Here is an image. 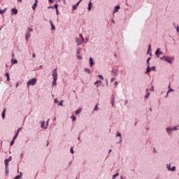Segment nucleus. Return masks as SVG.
<instances>
[{
  "label": "nucleus",
  "mask_w": 179,
  "mask_h": 179,
  "mask_svg": "<svg viewBox=\"0 0 179 179\" xmlns=\"http://www.w3.org/2000/svg\"><path fill=\"white\" fill-rule=\"evenodd\" d=\"M36 83H37V79L32 78L27 82V87H29V86H34V85H36Z\"/></svg>",
  "instance_id": "nucleus-1"
},
{
  "label": "nucleus",
  "mask_w": 179,
  "mask_h": 179,
  "mask_svg": "<svg viewBox=\"0 0 179 179\" xmlns=\"http://www.w3.org/2000/svg\"><path fill=\"white\" fill-rule=\"evenodd\" d=\"M33 31V29L31 28H28L25 34V39L26 41H29V38H30V32Z\"/></svg>",
  "instance_id": "nucleus-2"
},
{
  "label": "nucleus",
  "mask_w": 179,
  "mask_h": 179,
  "mask_svg": "<svg viewBox=\"0 0 179 179\" xmlns=\"http://www.w3.org/2000/svg\"><path fill=\"white\" fill-rule=\"evenodd\" d=\"M52 76L53 77V79H58V72H57V69H55L52 71Z\"/></svg>",
  "instance_id": "nucleus-3"
},
{
  "label": "nucleus",
  "mask_w": 179,
  "mask_h": 179,
  "mask_svg": "<svg viewBox=\"0 0 179 179\" xmlns=\"http://www.w3.org/2000/svg\"><path fill=\"white\" fill-rule=\"evenodd\" d=\"M161 59H164V61H166V62H169V64H171V60L169 59V57L164 56L161 57Z\"/></svg>",
  "instance_id": "nucleus-4"
},
{
  "label": "nucleus",
  "mask_w": 179,
  "mask_h": 179,
  "mask_svg": "<svg viewBox=\"0 0 179 179\" xmlns=\"http://www.w3.org/2000/svg\"><path fill=\"white\" fill-rule=\"evenodd\" d=\"M155 55L158 57H159V55H163V53L162 51H160V48H158L156 52H155Z\"/></svg>",
  "instance_id": "nucleus-5"
},
{
  "label": "nucleus",
  "mask_w": 179,
  "mask_h": 179,
  "mask_svg": "<svg viewBox=\"0 0 179 179\" xmlns=\"http://www.w3.org/2000/svg\"><path fill=\"white\" fill-rule=\"evenodd\" d=\"M82 2V0H80L76 5L73 6V10H76L78 9V6H79V3Z\"/></svg>",
  "instance_id": "nucleus-6"
},
{
  "label": "nucleus",
  "mask_w": 179,
  "mask_h": 179,
  "mask_svg": "<svg viewBox=\"0 0 179 179\" xmlns=\"http://www.w3.org/2000/svg\"><path fill=\"white\" fill-rule=\"evenodd\" d=\"M10 162V159H6L4 162L5 166H6V170H8V166H9V162Z\"/></svg>",
  "instance_id": "nucleus-7"
},
{
  "label": "nucleus",
  "mask_w": 179,
  "mask_h": 179,
  "mask_svg": "<svg viewBox=\"0 0 179 179\" xmlns=\"http://www.w3.org/2000/svg\"><path fill=\"white\" fill-rule=\"evenodd\" d=\"M37 3H38V1L35 0V3H34V4L33 6H32L33 10H36V8H37Z\"/></svg>",
  "instance_id": "nucleus-8"
},
{
  "label": "nucleus",
  "mask_w": 179,
  "mask_h": 179,
  "mask_svg": "<svg viewBox=\"0 0 179 179\" xmlns=\"http://www.w3.org/2000/svg\"><path fill=\"white\" fill-rule=\"evenodd\" d=\"M11 12L13 15H17V9L16 8H12Z\"/></svg>",
  "instance_id": "nucleus-9"
},
{
  "label": "nucleus",
  "mask_w": 179,
  "mask_h": 179,
  "mask_svg": "<svg viewBox=\"0 0 179 179\" xmlns=\"http://www.w3.org/2000/svg\"><path fill=\"white\" fill-rule=\"evenodd\" d=\"M76 41L78 45H80V44H82V41L79 38H76Z\"/></svg>",
  "instance_id": "nucleus-10"
},
{
  "label": "nucleus",
  "mask_w": 179,
  "mask_h": 179,
  "mask_svg": "<svg viewBox=\"0 0 179 179\" xmlns=\"http://www.w3.org/2000/svg\"><path fill=\"white\" fill-rule=\"evenodd\" d=\"M94 65V62H93V59L92 57L90 58V66L92 67Z\"/></svg>",
  "instance_id": "nucleus-11"
},
{
  "label": "nucleus",
  "mask_w": 179,
  "mask_h": 179,
  "mask_svg": "<svg viewBox=\"0 0 179 179\" xmlns=\"http://www.w3.org/2000/svg\"><path fill=\"white\" fill-rule=\"evenodd\" d=\"M57 78H53L52 86H55V85H57Z\"/></svg>",
  "instance_id": "nucleus-12"
},
{
  "label": "nucleus",
  "mask_w": 179,
  "mask_h": 179,
  "mask_svg": "<svg viewBox=\"0 0 179 179\" xmlns=\"http://www.w3.org/2000/svg\"><path fill=\"white\" fill-rule=\"evenodd\" d=\"M5 113H6V108L3 109L1 117L3 120L5 118Z\"/></svg>",
  "instance_id": "nucleus-13"
},
{
  "label": "nucleus",
  "mask_w": 179,
  "mask_h": 179,
  "mask_svg": "<svg viewBox=\"0 0 179 179\" xmlns=\"http://www.w3.org/2000/svg\"><path fill=\"white\" fill-rule=\"evenodd\" d=\"M118 10H120V6H115V11L113 12V13H115V12H118Z\"/></svg>",
  "instance_id": "nucleus-14"
},
{
  "label": "nucleus",
  "mask_w": 179,
  "mask_h": 179,
  "mask_svg": "<svg viewBox=\"0 0 179 179\" xmlns=\"http://www.w3.org/2000/svg\"><path fill=\"white\" fill-rule=\"evenodd\" d=\"M85 72H87V73H92V71H90V69L85 68L84 69Z\"/></svg>",
  "instance_id": "nucleus-15"
},
{
  "label": "nucleus",
  "mask_w": 179,
  "mask_h": 179,
  "mask_svg": "<svg viewBox=\"0 0 179 179\" xmlns=\"http://www.w3.org/2000/svg\"><path fill=\"white\" fill-rule=\"evenodd\" d=\"M88 10H92V1H90L88 4Z\"/></svg>",
  "instance_id": "nucleus-16"
},
{
  "label": "nucleus",
  "mask_w": 179,
  "mask_h": 179,
  "mask_svg": "<svg viewBox=\"0 0 179 179\" xmlns=\"http://www.w3.org/2000/svg\"><path fill=\"white\" fill-rule=\"evenodd\" d=\"M11 63H12L13 65L15 64H17V60L12 59H11Z\"/></svg>",
  "instance_id": "nucleus-17"
},
{
  "label": "nucleus",
  "mask_w": 179,
  "mask_h": 179,
  "mask_svg": "<svg viewBox=\"0 0 179 179\" xmlns=\"http://www.w3.org/2000/svg\"><path fill=\"white\" fill-rule=\"evenodd\" d=\"M166 130H167V132H168V133H170V132H171V131H173L174 129H173V128H171V127H169V128L166 129Z\"/></svg>",
  "instance_id": "nucleus-18"
},
{
  "label": "nucleus",
  "mask_w": 179,
  "mask_h": 179,
  "mask_svg": "<svg viewBox=\"0 0 179 179\" xmlns=\"http://www.w3.org/2000/svg\"><path fill=\"white\" fill-rule=\"evenodd\" d=\"M51 27H52V30H55V26L52 24V21H50Z\"/></svg>",
  "instance_id": "nucleus-19"
},
{
  "label": "nucleus",
  "mask_w": 179,
  "mask_h": 179,
  "mask_svg": "<svg viewBox=\"0 0 179 179\" xmlns=\"http://www.w3.org/2000/svg\"><path fill=\"white\" fill-rule=\"evenodd\" d=\"M98 110H99V103H97V104L95 106V107H94V111H98Z\"/></svg>",
  "instance_id": "nucleus-20"
},
{
  "label": "nucleus",
  "mask_w": 179,
  "mask_h": 179,
  "mask_svg": "<svg viewBox=\"0 0 179 179\" xmlns=\"http://www.w3.org/2000/svg\"><path fill=\"white\" fill-rule=\"evenodd\" d=\"M81 112H82V109H78V110L76 111V115H78V114H80Z\"/></svg>",
  "instance_id": "nucleus-21"
},
{
  "label": "nucleus",
  "mask_w": 179,
  "mask_h": 179,
  "mask_svg": "<svg viewBox=\"0 0 179 179\" xmlns=\"http://www.w3.org/2000/svg\"><path fill=\"white\" fill-rule=\"evenodd\" d=\"M168 169L171 170V171H176V166H173L172 169H170V165L168 166Z\"/></svg>",
  "instance_id": "nucleus-22"
},
{
  "label": "nucleus",
  "mask_w": 179,
  "mask_h": 179,
  "mask_svg": "<svg viewBox=\"0 0 179 179\" xmlns=\"http://www.w3.org/2000/svg\"><path fill=\"white\" fill-rule=\"evenodd\" d=\"M6 12V8L4 10H0V15H2V13H5Z\"/></svg>",
  "instance_id": "nucleus-23"
},
{
  "label": "nucleus",
  "mask_w": 179,
  "mask_h": 179,
  "mask_svg": "<svg viewBox=\"0 0 179 179\" xmlns=\"http://www.w3.org/2000/svg\"><path fill=\"white\" fill-rule=\"evenodd\" d=\"M97 84L101 85V80H97V81H96V82L94 83V85H97Z\"/></svg>",
  "instance_id": "nucleus-24"
},
{
  "label": "nucleus",
  "mask_w": 179,
  "mask_h": 179,
  "mask_svg": "<svg viewBox=\"0 0 179 179\" xmlns=\"http://www.w3.org/2000/svg\"><path fill=\"white\" fill-rule=\"evenodd\" d=\"M118 176H120V173H117L116 174H115L113 176V179H115L116 177H118Z\"/></svg>",
  "instance_id": "nucleus-25"
},
{
  "label": "nucleus",
  "mask_w": 179,
  "mask_h": 179,
  "mask_svg": "<svg viewBox=\"0 0 179 179\" xmlns=\"http://www.w3.org/2000/svg\"><path fill=\"white\" fill-rule=\"evenodd\" d=\"M20 175H18V176H15L14 179H19V178H20V177H22V173H20Z\"/></svg>",
  "instance_id": "nucleus-26"
},
{
  "label": "nucleus",
  "mask_w": 179,
  "mask_h": 179,
  "mask_svg": "<svg viewBox=\"0 0 179 179\" xmlns=\"http://www.w3.org/2000/svg\"><path fill=\"white\" fill-rule=\"evenodd\" d=\"M112 75H113V76H115V75H117V72H115V70H112Z\"/></svg>",
  "instance_id": "nucleus-27"
},
{
  "label": "nucleus",
  "mask_w": 179,
  "mask_h": 179,
  "mask_svg": "<svg viewBox=\"0 0 179 179\" xmlns=\"http://www.w3.org/2000/svg\"><path fill=\"white\" fill-rule=\"evenodd\" d=\"M6 76L7 78V80H10V78H9V73H6Z\"/></svg>",
  "instance_id": "nucleus-28"
},
{
  "label": "nucleus",
  "mask_w": 179,
  "mask_h": 179,
  "mask_svg": "<svg viewBox=\"0 0 179 179\" xmlns=\"http://www.w3.org/2000/svg\"><path fill=\"white\" fill-rule=\"evenodd\" d=\"M149 72H150V68L148 66V68H147V71H146L145 73H149Z\"/></svg>",
  "instance_id": "nucleus-29"
},
{
  "label": "nucleus",
  "mask_w": 179,
  "mask_h": 179,
  "mask_svg": "<svg viewBox=\"0 0 179 179\" xmlns=\"http://www.w3.org/2000/svg\"><path fill=\"white\" fill-rule=\"evenodd\" d=\"M71 120H73V121H76V117H75V116H71Z\"/></svg>",
  "instance_id": "nucleus-30"
},
{
  "label": "nucleus",
  "mask_w": 179,
  "mask_h": 179,
  "mask_svg": "<svg viewBox=\"0 0 179 179\" xmlns=\"http://www.w3.org/2000/svg\"><path fill=\"white\" fill-rule=\"evenodd\" d=\"M17 135H19V134H16L15 136H14L13 140L16 141V139L17 138Z\"/></svg>",
  "instance_id": "nucleus-31"
},
{
  "label": "nucleus",
  "mask_w": 179,
  "mask_h": 179,
  "mask_svg": "<svg viewBox=\"0 0 179 179\" xmlns=\"http://www.w3.org/2000/svg\"><path fill=\"white\" fill-rule=\"evenodd\" d=\"M14 143H15V140L13 139L10 143V146H13Z\"/></svg>",
  "instance_id": "nucleus-32"
},
{
  "label": "nucleus",
  "mask_w": 179,
  "mask_h": 179,
  "mask_svg": "<svg viewBox=\"0 0 179 179\" xmlns=\"http://www.w3.org/2000/svg\"><path fill=\"white\" fill-rule=\"evenodd\" d=\"M149 96H150V94L148 92L145 95V99H149Z\"/></svg>",
  "instance_id": "nucleus-33"
},
{
  "label": "nucleus",
  "mask_w": 179,
  "mask_h": 179,
  "mask_svg": "<svg viewBox=\"0 0 179 179\" xmlns=\"http://www.w3.org/2000/svg\"><path fill=\"white\" fill-rule=\"evenodd\" d=\"M80 37L82 38L83 41H85V38L82 34H80Z\"/></svg>",
  "instance_id": "nucleus-34"
},
{
  "label": "nucleus",
  "mask_w": 179,
  "mask_h": 179,
  "mask_svg": "<svg viewBox=\"0 0 179 179\" xmlns=\"http://www.w3.org/2000/svg\"><path fill=\"white\" fill-rule=\"evenodd\" d=\"M22 130L21 128L18 129L17 131V134L19 135V132H20V131Z\"/></svg>",
  "instance_id": "nucleus-35"
},
{
  "label": "nucleus",
  "mask_w": 179,
  "mask_h": 179,
  "mask_svg": "<svg viewBox=\"0 0 179 179\" xmlns=\"http://www.w3.org/2000/svg\"><path fill=\"white\" fill-rule=\"evenodd\" d=\"M55 8L56 10H58V4H55Z\"/></svg>",
  "instance_id": "nucleus-36"
},
{
  "label": "nucleus",
  "mask_w": 179,
  "mask_h": 179,
  "mask_svg": "<svg viewBox=\"0 0 179 179\" xmlns=\"http://www.w3.org/2000/svg\"><path fill=\"white\" fill-rule=\"evenodd\" d=\"M70 152H71V153H73V148H71L70 149Z\"/></svg>",
  "instance_id": "nucleus-37"
},
{
  "label": "nucleus",
  "mask_w": 179,
  "mask_h": 179,
  "mask_svg": "<svg viewBox=\"0 0 179 179\" xmlns=\"http://www.w3.org/2000/svg\"><path fill=\"white\" fill-rule=\"evenodd\" d=\"M64 103V101H62L59 103V106H63V103Z\"/></svg>",
  "instance_id": "nucleus-38"
},
{
  "label": "nucleus",
  "mask_w": 179,
  "mask_h": 179,
  "mask_svg": "<svg viewBox=\"0 0 179 179\" xmlns=\"http://www.w3.org/2000/svg\"><path fill=\"white\" fill-rule=\"evenodd\" d=\"M99 76V78H100V79H104V78H103V76Z\"/></svg>",
  "instance_id": "nucleus-39"
},
{
  "label": "nucleus",
  "mask_w": 179,
  "mask_h": 179,
  "mask_svg": "<svg viewBox=\"0 0 179 179\" xmlns=\"http://www.w3.org/2000/svg\"><path fill=\"white\" fill-rule=\"evenodd\" d=\"M117 136H120L121 138V134L120 133H117Z\"/></svg>",
  "instance_id": "nucleus-40"
},
{
  "label": "nucleus",
  "mask_w": 179,
  "mask_h": 179,
  "mask_svg": "<svg viewBox=\"0 0 179 179\" xmlns=\"http://www.w3.org/2000/svg\"><path fill=\"white\" fill-rule=\"evenodd\" d=\"M114 80H115V78H111V82H114Z\"/></svg>",
  "instance_id": "nucleus-41"
},
{
  "label": "nucleus",
  "mask_w": 179,
  "mask_h": 179,
  "mask_svg": "<svg viewBox=\"0 0 179 179\" xmlns=\"http://www.w3.org/2000/svg\"><path fill=\"white\" fill-rule=\"evenodd\" d=\"M50 3H52L54 1L53 0H49Z\"/></svg>",
  "instance_id": "nucleus-42"
},
{
  "label": "nucleus",
  "mask_w": 179,
  "mask_h": 179,
  "mask_svg": "<svg viewBox=\"0 0 179 179\" xmlns=\"http://www.w3.org/2000/svg\"><path fill=\"white\" fill-rule=\"evenodd\" d=\"M32 57H33V58H36V54L34 53V54L32 55Z\"/></svg>",
  "instance_id": "nucleus-43"
},
{
  "label": "nucleus",
  "mask_w": 179,
  "mask_h": 179,
  "mask_svg": "<svg viewBox=\"0 0 179 179\" xmlns=\"http://www.w3.org/2000/svg\"><path fill=\"white\" fill-rule=\"evenodd\" d=\"M78 59H82V56H78Z\"/></svg>",
  "instance_id": "nucleus-44"
},
{
  "label": "nucleus",
  "mask_w": 179,
  "mask_h": 179,
  "mask_svg": "<svg viewBox=\"0 0 179 179\" xmlns=\"http://www.w3.org/2000/svg\"><path fill=\"white\" fill-rule=\"evenodd\" d=\"M176 30H177V32L178 33V32H179V28H178V26L177 27Z\"/></svg>",
  "instance_id": "nucleus-45"
},
{
  "label": "nucleus",
  "mask_w": 179,
  "mask_h": 179,
  "mask_svg": "<svg viewBox=\"0 0 179 179\" xmlns=\"http://www.w3.org/2000/svg\"><path fill=\"white\" fill-rule=\"evenodd\" d=\"M150 61V58H148L147 60L148 64H149V62Z\"/></svg>",
  "instance_id": "nucleus-46"
},
{
  "label": "nucleus",
  "mask_w": 179,
  "mask_h": 179,
  "mask_svg": "<svg viewBox=\"0 0 179 179\" xmlns=\"http://www.w3.org/2000/svg\"><path fill=\"white\" fill-rule=\"evenodd\" d=\"M152 71H155V69H156V67L152 66Z\"/></svg>",
  "instance_id": "nucleus-47"
},
{
  "label": "nucleus",
  "mask_w": 179,
  "mask_h": 179,
  "mask_svg": "<svg viewBox=\"0 0 179 179\" xmlns=\"http://www.w3.org/2000/svg\"><path fill=\"white\" fill-rule=\"evenodd\" d=\"M170 92H173V90H172V89L169 90L168 91V94L170 93Z\"/></svg>",
  "instance_id": "nucleus-48"
},
{
  "label": "nucleus",
  "mask_w": 179,
  "mask_h": 179,
  "mask_svg": "<svg viewBox=\"0 0 179 179\" xmlns=\"http://www.w3.org/2000/svg\"><path fill=\"white\" fill-rule=\"evenodd\" d=\"M42 128H44V122L41 124Z\"/></svg>",
  "instance_id": "nucleus-49"
},
{
  "label": "nucleus",
  "mask_w": 179,
  "mask_h": 179,
  "mask_svg": "<svg viewBox=\"0 0 179 179\" xmlns=\"http://www.w3.org/2000/svg\"><path fill=\"white\" fill-rule=\"evenodd\" d=\"M8 160L10 162V160H12V157H9Z\"/></svg>",
  "instance_id": "nucleus-50"
},
{
  "label": "nucleus",
  "mask_w": 179,
  "mask_h": 179,
  "mask_svg": "<svg viewBox=\"0 0 179 179\" xmlns=\"http://www.w3.org/2000/svg\"><path fill=\"white\" fill-rule=\"evenodd\" d=\"M23 0H17L18 2H22Z\"/></svg>",
  "instance_id": "nucleus-51"
},
{
  "label": "nucleus",
  "mask_w": 179,
  "mask_h": 179,
  "mask_svg": "<svg viewBox=\"0 0 179 179\" xmlns=\"http://www.w3.org/2000/svg\"><path fill=\"white\" fill-rule=\"evenodd\" d=\"M112 23H115V22H114V20H112Z\"/></svg>",
  "instance_id": "nucleus-52"
},
{
  "label": "nucleus",
  "mask_w": 179,
  "mask_h": 179,
  "mask_svg": "<svg viewBox=\"0 0 179 179\" xmlns=\"http://www.w3.org/2000/svg\"><path fill=\"white\" fill-rule=\"evenodd\" d=\"M115 85H118V83L117 82H115Z\"/></svg>",
  "instance_id": "nucleus-53"
},
{
  "label": "nucleus",
  "mask_w": 179,
  "mask_h": 179,
  "mask_svg": "<svg viewBox=\"0 0 179 179\" xmlns=\"http://www.w3.org/2000/svg\"><path fill=\"white\" fill-rule=\"evenodd\" d=\"M57 10V15H58V13H59V11H58V10Z\"/></svg>",
  "instance_id": "nucleus-54"
},
{
  "label": "nucleus",
  "mask_w": 179,
  "mask_h": 179,
  "mask_svg": "<svg viewBox=\"0 0 179 179\" xmlns=\"http://www.w3.org/2000/svg\"><path fill=\"white\" fill-rule=\"evenodd\" d=\"M12 57H13H13H15V54H13V55H12Z\"/></svg>",
  "instance_id": "nucleus-55"
},
{
  "label": "nucleus",
  "mask_w": 179,
  "mask_h": 179,
  "mask_svg": "<svg viewBox=\"0 0 179 179\" xmlns=\"http://www.w3.org/2000/svg\"><path fill=\"white\" fill-rule=\"evenodd\" d=\"M55 103H57V99H55Z\"/></svg>",
  "instance_id": "nucleus-56"
},
{
  "label": "nucleus",
  "mask_w": 179,
  "mask_h": 179,
  "mask_svg": "<svg viewBox=\"0 0 179 179\" xmlns=\"http://www.w3.org/2000/svg\"><path fill=\"white\" fill-rule=\"evenodd\" d=\"M174 129L177 130V127H174Z\"/></svg>",
  "instance_id": "nucleus-57"
},
{
  "label": "nucleus",
  "mask_w": 179,
  "mask_h": 179,
  "mask_svg": "<svg viewBox=\"0 0 179 179\" xmlns=\"http://www.w3.org/2000/svg\"><path fill=\"white\" fill-rule=\"evenodd\" d=\"M148 50H150V45H149V48H148Z\"/></svg>",
  "instance_id": "nucleus-58"
},
{
  "label": "nucleus",
  "mask_w": 179,
  "mask_h": 179,
  "mask_svg": "<svg viewBox=\"0 0 179 179\" xmlns=\"http://www.w3.org/2000/svg\"><path fill=\"white\" fill-rule=\"evenodd\" d=\"M48 143H49V142L48 141V143L46 144V146H48Z\"/></svg>",
  "instance_id": "nucleus-59"
},
{
  "label": "nucleus",
  "mask_w": 179,
  "mask_h": 179,
  "mask_svg": "<svg viewBox=\"0 0 179 179\" xmlns=\"http://www.w3.org/2000/svg\"><path fill=\"white\" fill-rule=\"evenodd\" d=\"M6 172L8 173V168H7V170L6 169Z\"/></svg>",
  "instance_id": "nucleus-60"
},
{
  "label": "nucleus",
  "mask_w": 179,
  "mask_h": 179,
  "mask_svg": "<svg viewBox=\"0 0 179 179\" xmlns=\"http://www.w3.org/2000/svg\"><path fill=\"white\" fill-rule=\"evenodd\" d=\"M151 90H152V92L154 91L153 87L151 89Z\"/></svg>",
  "instance_id": "nucleus-61"
},
{
  "label": "nucleus",
  "mask_w": 179,
  "mask_h": 179,
  "mask_svg": "<svg viewBox=\"0 0 179 179\" xmlns=\"http://www.w3.org/2000/svg\"><path fill=\"white\" fill-rule=\"evenodd\" d=\"M109 153H111V150H109Z\"/></svg>",
  "instance_id": "nucleus-62"
},
{
  "label": "nucleus",
  "mask_w": 179,
  "mask_h": 179,
  "mask_svg": "<svg viewBox=\"0 0 179 179\" xmlns=\"http://www.w3.org/2000/svg\"><path fill=\"white\" fill-rule=\"evenodd\" d=\"M150 111H152V108H150Z\"/></svg>",
  "instance_id": "nucleus-63"
},
{
  "label": "nucleus",
  "mask_w": 179,
  "mask_h": 179,
  "mask_svg": "<svg viewBox=\"0 0 179 179\" xmlns=\"http://www.w3.org/2000/svg\"><path fill=\"white\" fill-rule=\"evenodd\" d=\"M169 87H170V84H169Z\"/></svg>",
  "instance_id": "nucleus-64"
}]
</instances>
